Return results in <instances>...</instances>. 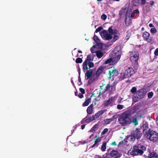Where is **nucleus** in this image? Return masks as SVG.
<instances>
[{"label":"nucleus","mask_w":158,"mask_h":158,"mask_svg":"<svg viewBox=\"0 0 158 158\" xmlns=\"http://www.w3.org/2000/svg\"><path fill=\"white\" fill-rule=\"evenodd\" d=\"M131 113L129 111L124 112L122 115L119 117L118 120L122 126H125L131 123V120L130 118Z\"/></svg>","instance_id":"f257e3e1"},{"label":"nucleus","mask_w":158,"mask_h":158,"mask_svg":"<svg viewBox=\"0 0 158 158\" xmlns=\"http://www.w3.org/2000/svg\"><path fill=\"white\" fill-rule=\"evenodd\" d=\"M146 146L143 145H135L133 147L130 154L133 156H141L144 153V151L146 150Z\"/></svg>","instance_id":"f03ea898"},{"label":"nucleus","mask_w":158,"mask_h":158,"mask_svg":"<svg viewBox=\"0 0 158 158\" xmlns=\"http://www.w3.org/2000/svg\"><path fill=\"white\" fill-rule=\"evenodd\" d=\"M130 60L134 68L137 69L138 68V60L139 57V53L137 51L130 52Z\"/></svg>","instance_id":"7ed1b4c3"},{"label":"nucleus","mask_w":158,"mask_h":158,"mask_svg":"<svg viewBox=\"0 0 158 158\" xmlns=\"http://www.w3.org/2000/svg\"><path fill=\"white\" fill-rule=\"evenodd\" d=\"M135 73L133 69L131 67H127L123 73H120V78L123 80L132 76Z\"/></svg>","instance_id":"20e7f679"},{"label":"nucleus","mask_w":158,"mask_h":158,"mask_svg":"<svg viewBox=\"0 0 158 158\" xmlns=\"http://www.w3.org/2000/svg\"><path fill=\"white\" fill-rule=\"evenodd\" d=\"M158 132L153 131L149 130L145 134V136L148 139L154 142L156 141L158 139Z\"/></svg>","instance_id":"39448f33"},{"label":"nucleus","mask_w":158,"mask_h":158,"mask_svg":"<svg viewBox=\"0 0 158 158\" xmlns=\"http://www.w3.org/2000/svg\"><path fill=\"white\" fill-rule=\"evenodd\" d=\"M147 91L144 88L140 89L137 91L136 92L137 97H134L133 99L135 102H137L139 100L143 98L146 95Z\"/></svg>","instance_id":"423d86ee"},{"label":"nucleus","mask_w":158,"mask_h":158,"mask_svg":"<svg viewBox=\"0 0 158 158\" xmlns=\"http://www.w3.org/2000/svg\"><path fill=\"white\" fill-rule=\"evenodd\" d=\"M94 59V57L93 55L92 54L88 55L86 59L83 63L82 66L83 69L84 71L85 70H88V68L87 66L88 62L90 61H92Z\"/></svg>","instance_id":"0eeeda50"},{"label":"nucleus","mask_w":158,"mask_h":158,"mask_svg":"<svg viewBox=\"0 0 158 158\" xmlns=\"http://www.w3.org/2000/svg\"><path fill=\"white\" fill-rule=\"evenodd\" d=\"M100 35L103 39L107 40H109L112 38L111 34H108V31L105 30H104L101 33Z\"/></svg>","instance_id":"6e6552de"},{"label":"nucleus","mask_w":158,"mask_h":158,"mask_svg":"<svg viewBox=\"0 0 158 158\" xmlns=\"http://www.w3.org/2000/svg\"><path fill=\"white\" fill-rule=\"evenodd\" d=\"M118 71L115 69V67H111L109 71V77L108 78L110 79L111 77L114 76H117L118 74Z\"/></svg>","instance_id":"1a4fd4ad"},{"label":"nucleus","mask_w":158,"mask_h":158,"mask_svg":"<svg viewBox=\"0 0 158 158\" xmlns=\"http://www.w3.org/2000/svg\"><path fill=\"white\" fill-rule=\"evenodd\" d=\"M142 37L144 41L148 43H150L152 41V37L150 36V34L147 31H144L143 33Z\"/></svg>","instance_id":"9d476101"},{"label":"nucleus","mask_w":158,"mask_h":158,"mask_svg":"<svg viewBox=\"0 0 158 158\" xmlns=\"http://www.w3.org/2000/svg\"><path fill=\"white\" fill-rule=\"evenodd\" d=\"M132 133L137 139H139L142 135L140 129L138 128H136L135 130L133 131Z\"/></svg>","instance_id":"9b49d317"},{"label":"nucleus","mask_w":158,"mask_h":158,"mask_svg":"<svg viewBox=\"0 0 158 158\" xmlns=\"http://www.w3.org/2000/svg\"><path fill=\"white\" fill-rule=\"evenodd\" d=\"M113 55L111 54L113 56L111 57L113 60V63L115 64L117 63L118 60L120 59L121 57V54H119L117 55L116 54L113 53ZM111 54H110V57L111 56Z\"/></svg>","instance_id":"f8f14e48"},{"label":"nucleus","mask_w":158,"mask_h":158,"mask_svg":"<svg viewBox=\"0 0 158 158\" xmlns=\"http://www.w3.org/2000/svg\"><path fill=\"white\" fill-rule=\"evenodd\" d=\"M110 155L114 158H119L120 157V154L119 152L116 150L113 149L110 153Z\"/></svg>","instance_id":"ddd939ff"},{"label":"nucleus","mask_w":158,"mask_h":158,"mask_svg":"<svg viewBox=\"0 0 158 158\" xmlns=\"http://www.w3.org/2000/svg\"><path fill=\"white\" fill-rule=\"evenodd\" d=\"M93 70L90 69L88 70L85 73V77L86 80H88L90 78L92 75Z\"/></svg>","instance_id":"4468645a"},{"label":"nucleus","mask_w":158,"mask_h":158,"mask_svg":"<svg viewBox=\"0 0 158 158\" xmlns=\"http://www.w3.org/2000/svg\"><path fill=\"white\" fill-rule=\"evenodd\" d=\"M143 132L144 134L149 130H151L149 128L148 125L146 122L143 123Z\"/></svg>","instance_id":"2eb2a0df"},{"label":"nucleus","mask_w":158,"mask_h":158,"mask_svg":"<svg viewBox=\"0 0 158 158\" xmlns=\"http://www.w3.org/2000/svg\"><path fill=\"white\" fill-rule=\"evenodd\" d=\"M149 158H158V154L155 151H150L149 153Z\"/></svg>","instance_id":"dca6fc26"},{"label":"nucleus","mask_w":158,"mask_h":158,"mask_svg":"<svg viewBox=\"0 0 158 158\" xmlns=\"http://www.w3.org/2000/svg\"><path fill=\"white\" fill-rule=\"evenodd\" d=\"M113 101V98L112 97H111L109 98L107 100L104 101L103 105L105 106H107L112 103Z\"/></svg>","instance_id":"f3484780"},{"label":"nucleus","mask_w":158,"mask_h":158,"mask_svg":"<svg viewBox=\"0 0 158 158\" xmlns=\"http://www.w3.org/2000/svg\"><path fill=\"white\" fill-rule=\"evenodd\" d=\"M105 69V67L103 66H100L96 72V75L99 76L102 73Z\"/></svg>","instance_id":"a211bd4d"},{"label":"nucleus","mask_w":158,"mask_h":158,"mask_svg":"<svg viewBox=\"0 0 158 158\" xmlns=\"http://www.w3.org/2000/svg\"><path fill=\"white\" fill-rule=\"evenodd\" d=\"M93 104H91L87 108L86 111L87 113L88 114H91L92 113L93 110Z\"/></svg>","instance_id":"6ab92c4d"},{"label":"nucleus","mask_w":158,"mask_h":158,"mask_svg":"<svg viewBox=\"0 0 158 158\" xmlns=\"http://www.w3.org/2000/svg\"><path fill=\"white\" fill-rule=\"evenodd\" d=\"M121 49L120 47L119 46H117L114 49V53H113L121 54Z\"/></svg>","instance_id":"aec40b11"},{"label":"nucleus","mask_w":158,"mask_h":158,"mask_svg":"<svg viewBox=\"0 0 158 158\" xmlns=\"http://www.w3.org/2000/svg\"><path fill=\"white\" fill-rule=\"evenodd\" d=\"M86 118L87 116L84 118L83 119L82 121H84L86 123H89L90 122L95 120L94 118H93V116L91 117H90L88 118Z\"/></svg>","instance_id":"412c9836"},{"label":"nucleus","mask_w":158,"mask_h":158,"mask_svg":"<svg viewBox=\"0 0 158 158\" xmlns=\"http://www.w3.org/2000/svg\"><path fill=\"white\" fill-rule=\"evenodd\" d=\"M136 138L132 133H131V135L128 136H127V139L131 141H134L135 140Z\"/></svg>","instance_id":"4be33fe9"},{"label":"nucleus","mask_w":158,"mask_h":158,"mask_svg":"<svg viewBox=\"0 0 158 158\" xmlns=\"http://www.w3.org/2000/svg\"><path fill=\"white\" fill-rule=\"evenodd\" d=\"M135 117L137 118L138 119V120L139 121V120L141 119V118H143V116L141 113L139 112H137L134 116Z\"/></svg>","instance_id":"5701e85b"},{"label":"nucleus","mask_w":158,"mask_h":158,"mask_svg":"<svg viewBox=\"0 0 158 158\" xmlns=\"http://www.w3.org/2000/svg\"><path fill=\"white\" fill-rule=\"evenodd\" d=\"M95 138L96 139H95L94 140V144L91 146L92 148L94 147L99 142L101 141V139L98 137H97V135H96L95 136Z\"/></svg>","instance_id":"b1692460"},{"label":"nucleus","mask_w":158,"mask_h":158,"mask_svg":"<svg viewBox=\"0 0 158 158\" xmlns=\"http://www.w3.org/2000/svg\"><path fill=\"white\" fill-rule=\"evenodd\" d=\"M98 125L96 124L94 125L90 130L91 132L94 133L96 131L98 128Z\"/></svg>","instance_id":"393cba45"},{"label":"nucleus","mask_w":158,"mask_h":158,"mask_svg":"<svg viewBox=\"0 0 158 158\" xmlns=\"http://www.w3.org/2000/svg\"><path fill=\"white\" fill-rule=\"evenodd\" d=\"M91 101V99L90 98H88L87 100H86L83 103L82 106H88Z\"/></svg>","instance_id":"a878e982"},{"label":"nucleus","mask_w":158,"mask_h":158,"mask_svg":"<svg viewBox=\"0 0 158 158\" xmlns=\"http://www.w3.org/2000/svg\"><path fill=\"white\" fill-rule=\"evenodd\" d=\"M105 64H110L111 65L114 64V63H113V60L112 59V57H111L109 59H108V60H106L105 61Z\"/></svg>","instance_id":"bb28decb"},{"label":"nucleus","mask_w":158,"mask_h":158,"mask_svg":"<svg viewBox=\"0 0 158 158\" xmlns=\"http://www.w3.org/2000/svg\"><path fill=\"white\" fill-rule=\"evenodd\" d=\"M96 55L97 57L98 58H101L103 55V53L99 51H97L96 52Z\"/></svg>","instance_id":"cd10ccee"},{"label":"nucleus","mask_w":158,"mask_h":158,"mask_svg":"<svg viewBox=\"0 0 158 158\" xmlns=\"http://www.w3.org/2000/svg\"><path fill=\"white\" fill-rule=\"evenodd\" d=\"M93 40L95 41L97 44H99L100 42V40L98 37L95 35H94L93 37Z\"/></svg>","instance_id":"c85d7f7f"},{"label":"nucleus","mask_w":158,"mask_h":158,"mask_svg":"<svg viewBox=\"0 0 158 158\" xmlns=\"http://www.w3.org/2000/svg\"><path fill=\"white\" fill-rule=\"evenodd\" d=\"M138 119H137V118L134 116V117L133 118L132 120L131 121V122H132L133 123V124L136 126L138 124Z\"/></svg>","instance_id":"c756f323"},{"label":"nucleus","mask_w":158,"mask_h":158,"mask_svg":"<svg viewBox=\"0 0 158 158\" xmlns=\"http://www.w3.org/2000/svg\"><path fill=\"white\" fill-rule=\"evenodd\" d=\"M139 0H133L132 3L134 6H138L139 5Z\"/></svg>","instance_id":"7c9ffc66"},{"label":"nucleus","mask_w":158,"mask_h":158,"mask_svg":"<svg viewBox=\"0 0 158 158\" xmlns=\"http://www.w3.org/2000/svg\"><path fill=\"white\" fill-rule=\"evenodd\" d=\"M113 26H111L110 27H109L108 31L110 34H111L112 35H113L114 33V32L112 29Z\"/></svg>","instance_id":"2f4dec72"},{"label":"nucleus","mask_w":158,"mask_h":158,"mask_svg":"<svg viewBox=\"0 0 158 158\" xmlns=\"http://www.w3.org/2000/svg\"><path fill=\"white\" fill-rule=\"evenodd\" d=\"M113 121V118H109V119H106L104 120V121L105 122V123L106 124H109L110 123Z\"/></svg>","instance_id":"473e14b6"},{"label":"nucleus","mask_w":158,"mask_h":158,"mask_svg":"<svg viewBox=\"0 0 158 158\" xmlns=\"http://www.w3.org/2000/svg\"><path fill=\"white\" fill-rule=\"evenodd\" d=\"M106 143L105 142L103 143L102 145L101 149L102 151L104 152L105 151L106 149Z\"/></svg>","instance_id":"72a5a7b5"},{"label":"nucleus","mask_w":158,"mask_h":158,"mask_svg":"<svg viewBox=\"0 0 158 158\" xmlns=\"http://www.w3.org/2000/svg\"><path fill=\"white\" fill-rule=\"evenodd\" d=\"M82 60L81 58L78 57L76 59V62L77 63H81L82 62Z\"/></svg>","instance_id":"f704fd0d"},{"label":"nucleus","mask_w":158,"mask_h":158,"mask_svg":"<svg viewBox=\"0 0 158 158\" xmlns=\"http://www.w3.org/2000/svg\"><path fill=\"white\" fill-rule=\"evenodd\" d=\"M150 32L152 34H155L157 32V30L155 28H152L150 29Z\"/></svg>","instance_id":"c9c22d12"},{"label":"nucleus","mask_w":158,"mask_h":158,"mask_svg":"<svg viewBox=\"0 0 158 158\" xmlns=\"http://www.w3.org/2000/svg\"><path fill=\"white\" fill-rule=\"evenodd\" d=\"M137 91V89L135 87H132L131 90V92L132 94H134Z\"/></svg>","instance_id":"e433bc0d"},{"label":"nucleus","mask_w":158,"mask_h":158,"mask_svg":"<svg viewBox=\"0 0 158 158\" xmlns=\"http://www.w3.org/2000/svg\"><path fill=\"white\" fill-rule=\"evenodd\" d=\"M110 84H108L105 89L104 93H105L106 91H107L108 90H110Z\"/></svg>","instance_id":"4c0bfd02"},{"label":"nucleus","mask_w":158,"mask_h":158,"mask_svg":"<svg viewBox=\"0 0 158 158\" xmlns=\"http://www.w3.org/2000/svg\"><path fill=\"white\" fill-rule=\"evenodd\" d=\"M88 64L89 68L88 69L90 68L93 67L94 66V64L93 62H88Z\"/></svg>","instance_id":"58836bf2"},{"label":"nucleus","mask_w":158,"mask_h":158,"mask_svg":"<svg viewBox=\"0 0 158 158\" xmlns=\"http://www.w3.org/2000/svg\"><path fill=\"white\" fill-rule=\"evenodd\" d=\"M153 93L152 92H150L148 93V98H151L153 96Z\"/></svg>","instance_id":"ea45409f"},{"label":"nucleus","mask_w":158,"mask_h":158,"mask_svg":"<svg viewBox=\"0 0 158 158\" xmlns=\"http://www.w3.org/2000/svg\"><path fill=\"white\" fill-rule=\"evenodd\" d=\"M102 29H103L102 27V26H100L96 29L95 32L97 33L98 32L100 31Z\"/></svg>","instance_id":"a19ab883"},{"label":"nucleus","mask_w":158,"mask_h":158,"mask_svg":"<svg viewBox=\"0 0 158 158\" xmlns=\"http://www.w3.org/2000/svg\"><path fill=\"white\" fill-rule=\"evenodd\" d=\"M100 116V115L99 114V113L97 112V113H96L95 115L93 116V118H94L95 119L98 118L99 116Z\"/></svg>","instance_id":"79ce46f5"},{"label":"nucleus","mask_w":158,"mask_h":158,"mask_svg":"<svg viewBox=\"0 0 158 158\" xmlns=\"http://www.w3.org/2000/svg\"><path fill=\"white\" fill-rule=\"evenodd\" d=\"M108 129L107 128L104 129L101 133V135H103L106 134L108 131Z\"/></svg>","instance_id":"37998d69"},{"label":"nucleus","mask_w":158,"mask_h":158,"mask_svg":"<svg viewBox=\"0 0 158 158\" xmlns=\"http://www.w3.org/2000/svg\"><path fill=\"white\" fill-rule=\"evenodd\" d=\"M95 48V45L93 46L91 48V52L92 53H96V51L94 50V48Z\"/></svg>","instance_id":"c03bdc74"},{"label":"nucleus","mask_w":158,"mask_h":158,"mask_svg":"<svg viewBox=\"0 0 158 158\" xmlns=\"http://www.w3.org/2000/svg\"><path fill=\"white\" fill-rule=\"evenodd\" d=\"M131 35V33H128L127 34L126 36L125 39L126 40H128L129 39Z\"/></svg>","instance_id":"a18cd8bd"},{"label":"nucleus","mask_w":158,"mask_h":158,"mask_svg":"<svg viewBox=\"0 0 158 158\" xmlns=\"http://www.w3.org/2000/svg\"><path fill=\"white\" fill-rule=\"evenodd\" d=\"M118 36L117 35H114L113 39V41L114 42L115 41L117 40L118 39Z\"/></svg>","instance_id":"49530a36"},{"label":"nucleus","mask_w":158,"mask_h":158,"mask_svg":"<svg viewBox=\"0 0 158 158\" xmlns=\"http://www.w3.org/2000/svg\"><path fill=\"white\" fill-rule=\"evenodd\" d=\"M107 16L105 14H103L101 17V19L104 20H106V19Z\"/></svg>","instance_id":"de8ad7c7"},{"label":"nucleus","mask_w":158,"mask_h":158,"mask_svg":"<svg viewBox=\"0 0 158 158\" xmlns=\"http://www.w3.org/2000/svg\"><path fill=\"white\" fill-rule=\"evenodd\" d=\"M79 90L82 94H84L85 93V90L84 89L81 88H80Z\"/></svg>","instance_id":"09e8293b"},{"label":"nucleus","mask_w":158,"mask_h":158,"mask_svg":"<svg viewBox=\"0 0 158 158\" xmlns=\"http://www.w3.org/2000/svg\"><path fill=\"white\" fill-rule=\"evenodd\" d=\"M117 108L118 109H122L123 108V106L122 105L118 104L117 106Z\"/></svg>","instance_id":"8fccbe9b"},{"label":"nucleus","mask_w":158,"mask_h":158,"mask_svg":"<svg viewBox=\"0 0 158 158\" xmlns=\"http://www.w3.org/2000/svg\"><path fill=\"white\" fill-rule=\"evenodd\" d=\"M105 111L104 110H101L98 111L99 113V115H102L105 112Z\"/></svg>","instance_id":"3c124183"},{"label":"nucleus","mask_w":158,"mask_h":158,"mask_svg":"<svg viewBox=\"0 0 158 158\" xmlns=\"http://www.w3.org/2000/svg\"><path fill=\"white\" fill-rule=\"evenodd\" d=\"M115 89V87L114 85H110V92L112 91L113 89Z\"/></svg>","instance_id":"603ef678"},{"label":"nucleus","mask_w":158,"mask_h":158,"mask_svg":"<svg viewBox=\"0 0 158 158\" xmlns=\"http://www.w3.org/2000/svg\"><path fill=\"white\" fill-rule=\"evenodd\" d=\"M154 54L155 56H158V48H157L154 52Z\"/></svg>","instance_id":"864d4df0"},{"label":"nucleus","mask_w":158,"mask_h":158,"mask_svg":"<svg viewBox=\"0 0 158 158\" xmlns=\"http://www.w3.org/2000/svg\"><path fill=\"white\" fill-rule=\"evenodd\" d=\"M146 2V0H141L140 4L141 5H144Z\"/></svg>","instance_id":"5fc2aeb1"},{"label":"nucleus","mask_w":158,"mask_h":158,"mask_svg":"<svg viewBox=\"0 0 158 158\" xmlns=\"http://www.w3.org/2000/svg\"><path fill=\"white\" fill-rule=\"evenodd\" d=\"M133 13H134L139 14V12L138 9H136L133 10Z\"/></svg>","instance_id":"6e6d98bb"},{"label":"nucleus","mask_w":158,"mask_h":158,"mask_svg":"<svg viewBox=\"0 0 158 158\" xmlns=\"http://www.w3.org/2000/svg\"><path fill=\"white\" fill-rule=\"evenodd\" d=\"M81 93H79L78 96V97L80 98H83L84 96Z\"/></svg>","instance_id":"4d7b16f0"},{"label":"nucleus","mask_w":158,"mask_h":158,"mask_svg":"<svg viewBox=\"0 0 158 158\" xmlns=\"http://www.w3.org/2000/svg\"><path fill=\"white\" fill-rule=\"evenodd\" d=\"M125 21V24H126V25L127 26L129 25H130V23L127 22V18L126 17Z\"/></svg>","instance_id":"13d9d810"},{"label":"nucleus","mask_w":158,"mask_h":158,"mask_svg":"<svg viewBox=\"0 0 158 158\" xmlns=\"http://www.w3.org/2000/svg\"><path fill=\"white\" fill-rule=\"evenodd\" d=\"M78 81L80 83V84H79V85H81L82 84V83L81 81V79L80 77V76H79Z\"/></svg>","instance_id":"bf43d9fd"},{"label":"nucleus","mask_w":158,"mask_h":158,"mask_svg":"<svg viewBox=\"0 0 158 158\" xmlns=\"http://www.w3.org/2000/svg\"><path fill=\"white\" fill-rule=\"evenodd\" d=\"M118 117V116L117 115V114L114 115V116H113L112 118H111L113 119V121L114 119H117V118Z\"/></svg>","instance_id":"052dcab7"},{"label":"nucleus","mask_w":158,"mask_h":158,"mask_svg":"<svg viewBox=\"0 0 158 158\" xmlns=\"http://www.w3.org/2000/svg\"><path fill=\"white\" fill-rule=\"evenodd\" d=\"M150 4L151 6H152L154 4V2L153 1H150Z\"/></svg>","instance_id":"680f3d73"},{"label":"nucleus","mask_w":158,"mask_h":158,"mask_svg":"<svg viewBox=\"0 0 158 158\" xmlns=\"http://www.w3.org/2000/svg\"><path fill=\"white\" fill-rule=\"evenodd\" d=\"M111 145L113 146H116V144L115 141H114L112 142L111 143Z\"/></svg>","instance_id":"e2e57ef3"},{"label":"nucleus","mask_w":158,"mask_h":158,"mask_svg":"<svg viewBox=\"0 0 158 158\" xmlns=\"http://www.w3.org/2000/svg\"><path fill=\"white\" fill-rule=\"evenodd\" d=\"M93 80L91 79H89L88 81V82L89 84H91Z\"/></svg>","instance_id":"0e129e2a"},{"label":"nucleus","mask_w":158,"mask_h":158,"mask_svg":"<svg viewBox=\"0 0 158 158\" xmlns=\"http://www.w3.org/2000/svg\"><path fill=\"white\" fill-rule=\"evenodd\" d=\"M78 72L79 76H80L81 74V69L80 68H79V69H78Z\"/></svg>","instance_id":"69168bd1"},{"label":"nucleus","mask_w":158,"mask_h":158,"mask_svg":"<svg viewBox=\"0 0 158 158\" xmlns=\"http://www.w3.org/2000/svg\"><path fill=\"white\" fill-rule=\"evenodd\" d=\"M85 127V125H82L81 126V128L82 130L84 129Z\"/></svg>","instance_id":"338daca9"},{"label":"nucleus","mask_w":158,"mask_h":158,"mask_svg":"<svg viewBox=\"0 0 158 158\" xmlns=\"http://www.w3.org/2000/svg\"><path fill=\"white\" fill-rule=\"evenodd\" d=\"M135 16V13H132L131 15V17H134Z\"/></svg>","instance_id":"774afa93"}]
</instances>
